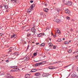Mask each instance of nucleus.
Segmentation results:
<instances>
[{"mask_svg":"<svg viewBox=\"0 0 78 78\" xmlns=\"http://www.w3.org/2000/svg\"><path fill=\"white\" fill-rule=\"evenodd\" d=\"M31 31L33 33H35L36 32V30L35 29V26H34L33 27H32L31 29Z\"/></svg>","mask_w":78,"mask_h":78,"instance_id":"f257e3e1","label":"nucleus"},{"mask_svg":"<svg viewBox=\"0 0 78 78\" xmlns=\"http://www.w3.org/2000/svg\"><path fill=\"white\" fill-rule=\"evenodd\" d=\"M34 6H35V5L34 4L30 6V7L29 10V12H30L31 11V10L33 9Z\"/></svg>","mask_w":78,"mask_h":78,"instance_id":"f03ea898","label":"nucleus"},{"mask_svg":"<svg viewBox=\"0 0 78 78\" xmlns=\"http://www.w3.org/2000/svg\"><path fill=\"white\" fill-rule=\"evenodd\" d=\"M66 5H69V6H71L72 5V2H70L69 1L67 0V2Z\"/></svg>","mask_w":78,"mask_h":78,"instance_id":"7ed1b4c3","label":"nucleus"},{"mask_svg":"<svg viewBox=\"0 0 78 78\" xmlns=\"http://www.w3.org/2000/svg\"><path fill=\"white\" fill-rule=\"evenodd\" d=\"M49 75V74L48 73H44L42 75L43 77H46L48 76Z\"/></svg>","mask_w":78,"mask_h":78,"instance_id":"20e7f679","label":"nucleus"},{"mask_svg":"<svg viewBox=\"0 0 78 78\" xmlns=\"http://www.w3.org/2000/svg\"><path fill=\"white\" fill-rule=\"evenodd\" d=\"M21 62H27L25 59V58H22L21 60Z\"/></svg>","mask_w":78,"mask_h":78,"instance_id":"39448f33","label":"nucleus"},{"mask_svg":"<svg viewBox=\"0 0 78 78\" xmlns=\"http://www.w3.org/2000/svg\"><path fill=\"white\" fill-rule=\"evenodd\" d=\"M72 78H78V76H77L75 74H72L71 75Z\"/></svg>","mask_w":78,"mask_h":78,"instance_id":"423d86ee","label":"nucleus"},{"mask_svg":"<svg viewBox=\"0 0 78 78\" xmlns=\"http://www.w3.org/2000/svg\"><path fill=\"white\" fill-rule=\"evenodd\" d=\"M65 12L67 14H69L70 13V12L68 10H65Z\"/></svg>","mask_w":78,"mask_h":78,"instance_id":"0eeeda50","label":"nucleus"},{"mask_svg":"<svg viewBox=\"0 0 78 78\" xmlns=\"http://www.w3.org/2000/svg\"><path fill=\"white\" fill-rule=\"evenodd\" d=\"M25 77L26 78H29L30 77V74H26L25 75Z\"/></svg>","mask_w":78,"mask_h":78,"instance_id":"6e6552de","label":"nucleus"},{"mask_svg":"<svg viewBox=\"0 0 78 78\" xmlns=\"http://www.w3.org/2000/svg\"><path fill=\"white\" fill-rule=\"evenodd\" d=\"M48 10H49V9L47 8H45L44 9V11L46 12H47L48 11Z\"/></svg>","mask_w":78,"mask_h":78,"instance_id":"1a4fd4ad","label":"nucleus"},{"mask_svg":"<svg viewBox=\"0 0 78 78\" xmlns=\"http://www.w3.org/2000/svg\"><path fill=\"white\" fill-rule=\"evenodd\" d=\"M12 48H9V49L8 50V53H10V52H11V51H12Z\"/></svg>","mask_w":78,"mask_h":78,"instance_id":"9d476101","label":"nucleus"},{"mask_svg":"<svg viewBox=\"0 0 78 78\" xmlns=\"http://www.w3.org/2000/svg\"><path fill=\"white\" fill-rule=\"evenodd\" d=\"M7 77L8 78H12L10 74H8L7 76Z\"/></svg>","mask_w":78,"mask_h":78,"instance_id":"9b49d317","label":"nucleus"},{"mask_svg":"<svg viewBox=\"0 0 78 78\" xmlns=\"http://www.w3.org/2000/svg\"><path fill=\"white\" fill-rule=\"evenodd\" d=\"M13 71H15V72H17L19 70V69L17 68H14L13 69Z\"/></svg>","mask_w":78,"mask_h":78,"instance_id":"f8f14e48","label":"nucleus"},{"mask_svg":"<svg viewBox=\"0 0 78 78\" xmlns=\"http://www.w3.org/2000/svg\"><path fill=\"white\" fill-rule=\"evenodd\" d=\"M42 36V33H40L38 34L37 37H41V36Z\"/></svg>","mask_w":78,"mask_h":78,"instance_id":"ddd939ff","label":"nucleus"},{"mask_svg":"<svg viewBox=\"0 0 78 78\" xmlns=\"http://www.w3.org/2000/svg\"><path fill=\"white\" fill-rule=\"evenodd\" d=\"M48 45L50 48H51V47H52L53 46V44H52V43H51L49 44Z\"/></svg>","mask_w":78,"mask_h":78,"instance_id":"4468645a","label":"nucleus"},{"mask_svg":"<svg viewBox=\"0 0 78 78\" xmlns=\"http://www.w3.org/2000/svg\"><path fill=\"white\" fill-rule=\"evenodd\" d=\"M49 69H55V68L53 66H49Z\"/></svg>","mask_w":78,"mask_h":78,"instance_id":"2eb2a0df","label":"nucleus"},{"mask_svg":"<svg viewBox=\"0 0 78 78\" xmlns=\"http://www.w3.org/2000/svg\"><path fill=\"white\" fill-rule=\"evenodd\" d=\"M37 70L36 69H34L31 70V72H36Z\"/></svg>","mask_w":78,"mask_h":78,"instance_id":"dca6fc26","label":"nucleus"},{"mask_svg":"<svg viewBox=\"0 0 78 78\" xmlns=\"http://www.w3.org/2000/svg\"><path fill=\"white\" fill-rule=\"evenodd\" d=\"M36 76H39V75H41V73L39 72L35 74Z\"/></svg>","mask_w":78,"mask_h":78,"instance_id":"f3484780","label":"nucleus"},{"mask_svg":"<svg viewBox=\"0 0 78 78\" xmlns=\"http://www.w3.org/2000/svg\"><path fill=\"white\" fill-rule=\"evenodd\" d=\"M63 2L64 3H65V5H66V4H67V0L66 1H65V0H63Z\"/></svg>","mask_w":78,"mask_h":78,"instance_id":"a211bd4d","label":"nucleus"},{"mask_svg":"<svg viewBox=\"0 0 78 78\" xmlns=\"http://www.w3.org/2000/svg\"><path fill=\"white\" fill-rule=\"evenodd\" d=\"M44 62H46V61H42V62H41L39 63H38L39 65H41V64H43V63H44Z\"/></svg>","mask_w":78,"mask_h":78,"instance_id":"6ab92c4d","label":"nucleus"},{"mask_svg":"<svg viewBox=\"0 0 78 78\" xmlns=\"http://www.w3.org/2000/svg\"><path fill=\"white\" fill-rule=\"evenodd\" d=\"M25 59H26V61L27 62V61H28V60L30 59V58H29V57H27L26 58H25Z\"/></svg>","mask_w":78,"mask_h":78,"instance_id":"aec40b11","label":"nucleus"},{"mask_svg":"<svg viewBox=\"0 0 78 78\" xmlns=\"http://www.w3.org/2000/svg\"><path fill=\"white\" fill-rule=\"evenodd\" d=\"M12 2H15V3H19L16 0H11Z\"/></svg>","mask_w":78,"mask_h":78,"instance_id":"412c9836","label":"nucleus"},{"mask_svg":"<svg viewBox=\"0 0 78 78\" xmlns=\"http://www.w3.org/2000/svg\"><path fill=\"white\" fill-rule=\"evenodd\" d=\"M57 33L58 34H61V31L59 30H57Z\"/></svg>","mask_w":78,"mask_h":78,"instance_id":"4be33fe9","label":"nucleus"},{"mask_svg":"<svg viewBox=\"0 0 78 78\" xmlns=\"http://www.w3.org/2000/svg\"><path fill=\"white\" fill-rule=\"evenodd\" d=\"M56 21L57 23H59L60 22V21L58 19H56Z\"/></svg>","mask_w":78,"mask_h":78,"instance_id":"5701e85b","label":"nucleus"},{"mask_svg":"<svg viewBox=\"0 0 78 78\" xmlns=\"http://www.w3.org/2000/svg\"><path fill=\"white\" fill-rule=\"evenodd\" d=\"M4 6L5 9H7L8 8V6L7 5H4Z\"/></svg>","mask_w":78,"mask_h":78,"instance_id":"b1692460","label":"nucleus"},{"mask_svg":"<svg viewBox=\"0 0 78 78\" xmlns=\"http://www.w3.org/2000/svg\"><path fill=\"white\" fill-rule=\"evenodd\" d=\"M37 52L34 53V56H36V55H37Z\"/></svg>","mask_w":78,"mask_h":78,"instance_id":"393cba45","label":"nucleus"},{"mask_svg":"<svg viewBox=\"0 0 78 78\" xmlns=\"http://www.w3.org/2000/svg\"><path fill=\"white\" fill-rule=\"evenodd\" d=\"M68 51V53H71L72 52V49H69Z\"/></svg>","mask_w":78,"mask_h":78,"instance_id":"a878e982","label":"nucleus"},{"mask_svg":"<svg viewBox=\"0 0 78 78\" xmlns=\"http://www.w3.org/2000/svg\"><path fill=\"white\" fill-rule=\"evenodd\" d=\"M49 40V41H48V44L51 43V39L50 38Z\"/></svg>","mask_w":78,"mask_h":78,"instance_id":"bb28decb","label":"nucleus"},{"mask_svg":"<svg viewBox=\"0 0 78 78\" xmlns=\"http://www.w3.org/2000/svg\"><path fill=\"white\" fill-rule=\"evenodd\" d=\"M42 47H44L45 45V44L44 43H43L41 44V45Z\"/></svg>","mask_w":78,"mask_h":78,"instance_id":"cd10ccee","label":"nucleus"},{"mask_svg":"<svg viewBox=\"0 0 78 78\" xmlns=\"http://www.w3.org/2000/svg\"><path fill=\"white\" fill-rule=\"evenodd\" d=\"M13 37L14 38H16L17 37V35L16 34H13Z\"/></svg>","mask_w":78,"mask_h":78,"instance_id":"c85d7f7f","label":"nucleus"},{"mask_svg":"<svg viewBox=\"0 0 78 78\" xmlns=\"http://www.w3.org/2000/svg\"><path fill=\"white\" fill-rule=\"evenodd\" d=\"M14 55H16V56L17 55H18V52H16L14 53Z\"/></svg>","mask_w":78,"mask_h":78,"instance_id":"c756f323","label":"nucleus"},{"mask_svg":"<svg viewBox=\"0 0 78 78\" xmlns=\"http://www.w3.org/2000/svg\"><path fill=\"white\" fill-rule=\"evenodd\" d=\"M56 10L57 11V12H59V8H58V9H57Z\"/></svg>","mask_w":78,"mask_h":78,"instance_id":"7c9ffc66","label":"nucleus"},{"mask_svg":"<svg viewBox=\"0 0 78 78\" xmlns=\"http://www.w3.org/2000/svg\"><path fill=\"white\" fill-rule=\"evenodd\" d=\"M62 41L61 39H59L58 40V42H61Z\"/></svg>","mask_w":78,"mask_h":78,"instance_id":"2f4dec72","label":"nucleus"},{"mask_svg":"<svg viewBox=\"0 0 78 78\" xmlns=\"http://www.w3.org/2000/svg\"><path fill=\"white\" fill-rule=\"evenodd\" d=\"M30 34H27V37H29V36H30Z\"/></svg>","mask_w":78,"mask_h":78,"instance_id":"473e14b6","label":"nucleus"},{"mask_svg":"<svg viewBox=\"0 0 78 78\" xmlns=\"http://www.w3.org/2000/svg\"><path fill=\"white\" fill-rule=\"evenodd\" d=\"M13 37H14V35H11V39H12V38H13Z\"/></svg>","mask_w":78,"mask_h":78,"instance_id":"72a5a7b5","label":"nucleus"},{"mask_svg":"<svg viewBox=\"0 0 78 78\" xmlns=\"http://www.w3.org/2000/svg\"><path fill=\"white\" fill-rule=\"evenodd\" d=\"M65 44H69V42L66 41L65 42Z\"/></svg>","mask_w":78,"mask_h":78,"instance_id":"f704fd0d","label":"nucleus"},{"mask_svg":"<svg viewBox=\"0 0 78 78\" xmlns=\"http://www.w3.org/2000/svg\"><path fill=\"white\" fill-rule=\"evenodd\" d=\"M5 62H7V63H8L9 62V60H6L5 61Z\"/></svg>","mask_w":78,"mask_h":78,"instance_id":"c9c22d12","label":"nucleus"},{"mask_svg":"<svg viewBox=\"0 0 78 78\" xmlns=\"http://www.w3.org/2000/svg\"><path fill=\"white\" fill-rule=\"evenodd\" d=\"M23 39H21V41H20V43H23Z\"/></svg>","mask_w":78,"mask_h":78,"instance_id":"e433bc0d","label":"nucleus"},{"mask_svg":"<svg viewBox=\"0 0 78 78\" xmlns=\"http://www.w3.org/2000/svg\"><path fill=\"white\" fill-rule=\"evenodd\" d=\"M54 37H56V34H55L53 36Z\"/></svg>","mask_w":78,"mask_h":78,"instance_id":"4c0bfd02","label":"nucleus"},{"mask_svg":"<svg viewBox=\"0 0 78 78\" xmlns=\"http://www.w3.org/2000/svg\"><path fill=\"white\" fill-rule=\"evenodd\" d=\"M56 46H54L53 47V49H55L56 48Z\"/></svg>","mask_w":78,"mask_h":78,"instance_id":"58836bf2","label":"nucleus"},{"mask_svg":"<svg viewBox=\"0 0 78 78\" xmlns=\"http://www.w3.org/2000/svg\"><path fill=\"white\" fill-rule=\"evenodd\" d=\"M39 63H37L35 64V66H39Z\"/></svg>","mask_w":78,"mask_h":78,"instance_id":"ea45409f","label":"nucleus"},{"mask_svg":"<svg viewBox=\"0 0 78 78\" xmlns=\"http://www.w3.org/2000/svg\"><path fill=\"white\" fill-rule=\"evenodd\" d=\"M34 78H41V77H37L36 76L34 77Z\"/></svg>","mask_w":78,"mask_h":78,"instance_id":"a19ab883","label":"nucleus"},{"mask_svg":"<svg viewBox=\"0 0 78 78\" xmlns=\"http://www.w3.org/2000/svg\"><path fill=\"white\" fill-rule=\"evenodd\" d=\"M29 47H30V46L28 45L27 46V50H28V48H29Z\"/></svg>","mask_w":78,"mask_h":78,"instance_id":"79ce46f5","label":"nucleus"},{"mask_svg":"<svg viewBox=\"0 0 78 78\" xmlns=\"http://www.w3.org/2000/svg\"><path fill=\"white\" fill-rule=\"evenodd\" d=\"M76 57L77 59H78V55H76Z\"/></svg>","mask_w":78,"mask_h":78,"instance_id":"37998d69","label":"nucleus"},{"mask_svg":"<svg viewBox=\"0 0 78 78\" xmlns=\"http://www.w3.org/2000/svg\"><path fill=\"white\" fill-rule=\"evenodd\" d=\"M2 35H3V34H0V36H2Z\"/></svg>","mask_w":78,"mask_h":78,"instance_id":"c03bdc74","label":"nucleus"},{"mask_svg":"<svg viewBox=\"0 0 78 78\" xmlns=\"http://www.w3.org/2000/svg\"><path fill=\"white\" fill-rule=\"evenodd\" d=\"M30 2L31 3H33V1H30Z\"/></svg>","mask_w":78,"mask_h":78,"instance_id":"a18cd8bd","label":"nucleus"},{"mask_svg":"<svg viewBox=\"0 0 78 78\" xmlns=\"http://www.w3.org/2000/svg\"><path fill=\"white\" fill-rule=\"evenodd\" d=\"M39 43H37L36 44V45H39Z\"/></svg>","mask_w":78,"mask_h":78,"instance_id":"49530a36","label":"nucleus"},{"mask_svg":"<svg viewBox=\"0 0 78 78\" xmlns=\"http://www.w3.org/2000/svg\"><path fill=\"white\" fill-rule=\"evenodd\" d=\"M76 71L77 72H78V67H77L76 68Z\"/></svg>","mask_w":78,"mask_h":78,"instance_id":"de8ad7c7","label":"nucleus"},{"mask_svg":"<svg viewBox=\"0 0 78 78\" xmlns=\"http://www.w3.org/2000/svg\"><path fill=\"white\" fill-rule=\"evenodd\" d=\"M2 8V5H1L0 6V8Z\"/></svg>","mask_w":78,"mask_h":78,"instance_id":"09e8293b","label":"nucleus"},{"mask_svg":"<svg viewBox=\"0 0 78 78\" xmlns=\"http://www.w3.org/2000/svg\"><path fill=\"white\" fill-rule=\"evenodd\" d=\"M68 20H70V17H68Z\"/></svg>","mask_w":78,"mask_h":78,"instance_id":"8fccbe9b","label":"nucleus"},{"mask_svg":"<svg viewBox=\"0 0 78 78\" xmlns=\"http://www.w3.org/2000/svg\"><path fill=\"white\" fill-rule=\"evenodd\" d=\"M63 41H65V38H63Z\"/></svg>","mask_w":78,"mask_h":78,"instance_id":"3c124183","label":"nucleus"},{"mask_svg":"<svg viewBox=\"0 0 78 78\" xmlns=\"http://www.w3.org/2000/svg\"><path fill=\"white\" fill-rule=\"evenodd\" d=\"M59 62H59V61H58L57 62H58V63H59Z\"/></svg>","mask_w":78,"mask_h":78,"instance_id":"603ef678","label":"nucleus"},{"mask_svg":"<svg viewBox=\"0 0 78 78\" xmlns=\"http://www.w3.org/2000/svg\"><path fill=\"white\" fill-rule=\"evenodd\" d=\"M68 67V66H65L64 67H65V68L66 67Z\"/></svg>","mask_w":78,"mask_h":78,"instance_id":"864d4df0","label":"nucleus"},{"mask_svg":"<svg viewBox=\"0 0 78 78\" xmlns=\"http://www.w3.org/2000/svg\"><path fill=\"white\" fill-rule=\"evenodd\" d=\"M56 63L58 64V62H55V64H56Z\"/></svg>","mask_w":78,"mask_h":78,"instance_id":"5fc2aeb1","label":"nucleus"},{"mask_svg":"<svg viewBox=\"0 0 78 78\" xmlns=\"http://www.w3.org/2000/svg\"><path fill=\"white\" fill-rule=\"evenodd\" d=\"M69 42H71V41H69Z\"/></svg>","mask_w":78,"mask_h":78,"instance_id":"6e6d98bb","label":"nucleus"},{"mask_svg":"<svg viewBox=\"0 0 78 78\" xmlns=\"http://www.w3.org/2000/svg\"><path fill=\"white\" fill-rule=\"evenodd\" d=\"M6 12H8V11L7 10V11H6Z\"/></svg>","mask_w":78,"mask_h":78,"instance_id":"4d7b16f0","label":"nucleus"},{"mask_svg":"<svg viewBox=\"0 0 78 78\" xmlns=\"http://www.w3.org/2000/svg\"><path fill=\"white\" fill-rule=\"evenodd\" d=\"M32 43H34V42H32Z\"/></svg>","mask_w":78,"mask_h":78,"instance_id":"13d9d810","label":"nucleus"},{"mask_svg":"<svg viewBox=\"0 0 78 78\" xmlns=\"http://www.w3.org/2000/svg\"><path fill=\"white\" fill-rule=\"evenodd\" d=\"M69 66V65H68V66Z\"/></svg>","mask_w":78,"mask_h":78,"instance_id":"bf43d9fd","label":"nucleus"},{"mask_svg":"<svg viewBox=\"0 0 78 78\" xmlns=\"http://www.w3.org/2000/svg\"><path fill=\"white\" fill-rule=\"evenodd\" d=\"M45 6H46V4L45 5Z\"/></svg>","mask_w":78,"mask_h":78,"instance_id":"052dcab7","label":"nucleus"},{"mask_svg":"<svg viewBox=\"0 0 78 78\" xmlns=\"http://www.w3.org/2000/svg\"><path fill=\"white\" fill-rule=\"evenodd\" d=\"M28 31H29V30H28Z\"/></svg>","mask_w":78,"mask_h":78,"instance_id":"680f3d73","label":"nucleus"},{"mask_svg":"<svg viewBox=\"0 0 78 78\" xmlns=\"http://www.w3.org/2000/svg\"><path fill=\"white\" fill-rule=\"evenodd\" d=\"M13 68V69H14V68Z\"/></svg>","mask_w":78,"mask_h":78,"instance_id":"e2e57ef3","label":"nucleus"}]
</instances>
